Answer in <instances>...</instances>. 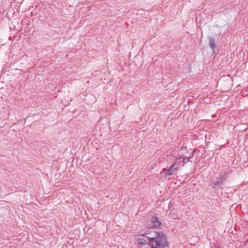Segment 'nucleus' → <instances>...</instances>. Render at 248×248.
Masks as SVG:
<instances>
[{"label": "nucleus", "instance_id": "obj_1", "mask_svg": "<svg viewBox=\"0 0 248 248\" xmlns=\"http://www.w3.org/2000/svg\"><path fill=\"white\" fill-rule=\"evenodd\" d=\"M147 237L150 238V240H148L147 244L139 246L138 248H164L167 246V240H165L161 237L152 238H151L152 236L149 235H147Z\"/></svg>", "mask_w": 248, "mask_h": 248}, {"label": "nucleus", "instance_id": "obj_2", "mask_svg": "<svg viewBox=\"0 0 248 248\" xmlns=\"http://www.w3.org/2000/svg\"><path fill=\"white\" fill-rule=\"evenodd\" d=\"M148 235L152 236V237H151V238H157L159 237H161L164 238L165 240H167L166 236L163 233L154 232L153 231L152 229L149 228L148 229L146 230L144 233L141 234V236H142L143 237H145V238H147L148 240H150V238L147 237Z\"/></svg>", "mask_w": 248, "mask_h": 248}, {"label": "nucleus", "instance_id": "obj_3", "mask_svg": "<svg viewBox=\"0 0 248 248\" xmlns=\"http://www.w3.org/2000/svg\"><path fill=\"white\" fill-rule=\"evenodd\" d=\"M161 225V222L157 218L151 217L147 221V227L148 228L153 229V228H159Z\"/></svg>", "mask_w": 248, "mask_h": 248}, {"label": "nucleus", "instance_id": "obj_4", "mask_svg": "<svg viewBox=\"0 0 248 248\" xmlns=\"http://www.w3.org/2000/svg\"><path fill=\"white\" fill-rule=\"evenodd\" d=\"M136 241L139 246L144 245L147 243L148 241L144 238L141 234L136 235Z\"/></svg>", "mask_w": 248, "mask_h": 248}, {"label": "nucleus", "instance_id": "obj_5", "mask_svg": "<svg viewBox=\"0 0 248 248\" xmlns=\"http://www.w3.org/2000/svg\"><path fill=\"white\" fill-rule=\"evenodd\" d=\"M176 170V168L175 167V164H173L168 170V174L169 176L171 175L175 170Z\"/></svg>", "mask_w": 248, "mask_h": 248}, {"label": "nucleus", "instance_id": "obj_6", "mask_svg": "<svg viewBox=\"0 0 248 248\" xmlns=\"http://www.w3.org/2000/svg\"><path fill=\"white\" fill-rule=\"evenodd\" d=\"M209 45L210 47L213 49H214L216 47V45H215V40L214 38H210V41H209Z\"/></svg>", "mask_w": 248, "mask_h": 248}, {"label": "nucleus", "instance_id": "obj_7", "mask_svg": "<svg viewBox=\"0 0 248 248\" xmlns=\"http://www.w3.org/2000/svg\"><path fill=\"white\" fill-rule=\"evenodd\" d=\"M182 158L183 157H181V156H179V157H177V159H176V161L178 163H181V162H183L182 161Z\"/></svg>", "mask_w": 248, "mask_h": 248}, {"label": "nucleus", "instance_id": "obj_8", "mask_svg": "<svg viewBox=\"0 0 248 248\" xmlns=\"http://www.w3.org/2000/svg\"><path fill=\"white\" fill-rule=\"evenodd\" d=\"M189 158V157H188V158L187 157H186V158L183 157V158H182L183 162L186 163V162L188 161Z\"/></svg>", "mask_w": 248, "mask_h": 248}]
</instances>
